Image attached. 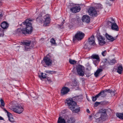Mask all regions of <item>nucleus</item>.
<instances>
[{"label":"nucleus","instance_id":"obj_52","mask_svg":"<svg viewBox=\"0 0 123 123\" xmlns=\"http://www.w3.org/2000/svg\"><path fill=\"white\" fill-rule=\"evenodd\" d=\"M64 23H63V22H62V25H62L63 24H64Z\"/></svg>","mask_w":123,"mask_h":123},{"label":"nucleus","instance_id":"obj_49","mask_svg":"<svg viewBox=\"0 0 123 123\" xmlns=\"http://www.w3.org/2000/svg\"><path fill=\"white\" fill-rule=\"evenodd\" d=\"M20 23V22H19V23H19V24L20 25V26H22V23H21V24H19Z\"/></svg>","mask_w":123,"mask_h":123},{"label":"nucleus","instance_id":"obj_22","mask_svg":"<svg viewBox=\"0 0 123 123\" xmlns=\"http://www.w3.org/2000/svg\"><path fill=\"white\" fill-rule=\"evenodd\" d=\"M75 121V120L74 118L71 117L67 120L66 123H74Z\"/></svg>","mask_w":123,"mask_h":123},{"label":"nucleus","instance_id":"obj_12","mask_svg":"<svg viewBox=\"0 0 123 123\" xmlns=\"http://www.w3.org/2000/svg\"><path fill=\"white\" fill-rule=\"evenodd\" d=\"M13 110L15 112L18 114L22 113L24 111V109L21 106H16L15 108H13Z\"/></svg>","mask_w":123,"mask_h":123},{"label":"nucleus","instance_id":"obj_43","mask_svg":"<svg viewBox=\"0 0 123 123\" xmlns=\"http://www.w3.org/2000/svg\"><path fill=\"white\" fill-rule=\"evenodd\" d=\"M100 96L99 94L98 93V94L95 96V97L97 99V98L99 97Z\"/></svg>","mask_w":123,"mask_h":123},{"label":"nucleus","instance_id":"obj_42","mask_svg":"<svg viewBox=\"0 0 123 123\" xmlns=\"http://www.w3.org/2000/svg\"><path fill=\"white\" fill-rule=\"evenodd\" d=\"M100 96L99 94L98 93V94L95 96V97L97 99V98L99 97Z\"/></svg>","mask_w":123,"mask_h":123},{"label":"nucleus","instance_id":"obj_44","mask_svg":"<svg viewBox=\"0 0 123 123\" xmlns=\"http://www.w3.org/2000/svg\"><path fill=\"white\" fill-rule=\"evenodd\" d=\"M49 78L48 77L47 78V80L49 82H51V80L50 79H48Z\"/></svg>","mask_w":123,"mask_h":123},{"label":"nucleus","instance_id":"obj_10","mask_svg":"<svg viewBox=\"0 0 123 123\" xmlns=\"http://www.w3.org/2000/svg\"><path fill=\"white\" fill-rule=\"evenodd\" d=\"M70 89L66 86L63 87L61 90V95L63 96L67 94L69 91Z\"/></svg>","mask_w":123,"mask_h":123},{"label":"nucleus","instance_id":"obj_11","mask_svg":"<svg viewBox=\"0 0 123 123\" xmlns=\"http://www.w3.org/2000/svg\"><path fill=\"white\" fill-rule=\"evenodd\" d=\"M91 59H92L93 63L95 64L97 63V62L100 61V58L99 55L97 54H93L91 56Z\"/></svg>","mask_w":123,"mask_h":123},{"label":"nucleus","instance_id":"obj_28","mask_svg":"<svg viewBox=\"0 0 123 123\" xmlns=\"http://www.w3.org/2000/svg\"><path fill=\"white\" fill-rule=\"evenodd\" d=\"M116 115L119 119L123 120V113H117L116 114Z\"/></svg>","mask_w":123,"mask_h":123},{"label":"nucleus","instance_id":"obj_34","mask_svg":"<svg viewBox=\"0 0 123 123\" xmlns=\"http://www.w3.org/2000/svg\"><path fill=\"white\" fill-rule=\"evenodd\" d=\"M4 111L5 112H6L7 113V115L10 116L9 115H11V114L10 112H8L5 108H3Z\"/></svg>","mask_w":123,"mask_h":123},{"label":"nucleus","instance_id":"obj_50","mask_svg":"<svg viewBox=\"0 0 123 123\" xmlns=\"http://www.w3.org/2000/svg\"><path fill=\"white\" fill-rule=\"evenodd\" d=\"M92 116H89L90 118V119H91V118L92 117Z\"/></svg>","mask_w":123,"mask_h":123},{"label":"nucleus","instance_id":"obj_17","mask_svg":"<svg viewBox=\"0 0 123 123\" xmlns=\"http://www.w3.org/2000/svg\"><path fill=\"white\" fill-rule=\"evenodd\" d=\"M105 92H107L109 93H110L111 94H112V93H113L114 95H115V92L111 90L110 89H106L104 90H103L100 92L99 93V94L101 96Z\"/></svg>","mask_w":123,"mask_h":123},{"label":"nucleus","instance_id":"obj_39","mask_svg":"<svg viewBox=\"0 0 123 123\" xmlns=\"http://www.w3.org/2000/svg\"><path fill=\"white\" fill-rule=\"evenodd\" d=\"M99 74V73H98L97 71H96L94 73V75L96 77H97L98 76V74Z\"/></svg>","mask_w":123,"mask_h":123},{"label":"nucleus","instance_id":"obj_19","mask_svg":"<svg viewBox=\"0 0 123 123\" xmlns=\"http://www.w3.org/2000/svg\"><path fill=\"white\" fill-rule=\"evenodd\" d=\"M111 25V28L112 30L116 31H118V26L115 22L113 24H112Z\"/></svg>","mask_w":123,"mask_h":123},{"label":"nucleus","instance_id":"obj_5","mask_svg":"<svg viewBox=\"0 0 123 123\" xmlns=\"http://www.w3.org/2000/svg\"><path fill=\"white\" fill-rule=\"evenodd\" d=\"M88 12L89 15L92 17H95L97 15L96 10L95 8L93 7H91L88 9Z\"/></svg>","mask_w":123,"mask_h":123},{"label":"nucleus","instance_id":"obj_27","mask_svg":"<svg viewBox=\"0 0 123 123\" xmlns=\"http://www.w3.org/2000/svg\"><path fill=\"white\" fill-rule=\"evenodd\" d=\"M115 22V21L114 19L112 18H109V21L108 22V23L109 24L111 25L112 24H113Z\"/></svg>","mask_w":123,"mask_h":123},{"label":"nucleus","instance_id":"obj_31","mask_svg":"<svg viewBox=\"0 0 123 123\" xmlns=\"http://www.w3.org/2000/svg\"><path fill=\"white\" fill-rule=\"evenodd\" d=\"M45 72L47 73L51 74H56V72L54 71L46 70L45 71Z\"/></svg>","mask_w":123,"mask_h":123},{"label":"nucleus","instance_id":"obj_35","mask_svg":"<svg viewBox=\"0 0 123 123\" xmlns=\"http://www.w3.org/2000/svg\"><path fill=\"white\" fill-rule=\"evenodd\" d=\"M102 55L103 56H105L106 54V52L105 50L104 51H103L102 52Z\"/></svg>","mask_w":123,"mask_h":123},{"label":"nucleus","instance_id":"obj_45","mask_svg":"<svg viewBox=\"0 0 123 123\" xmlns=\"http://www.w3.org/2000/svg\"><path fill=\"white\" fill-rule=\"evenodd\" d=\"M86 111L88 113H90V111L88 109H87Z\"/></svg>","mask_w":123,"mask_h":123},{"label":"nucleus","instance_id":"obj_6","mask_svg":"<svg viewBox=\"0 0 123 123\" xmlns=\"http://www.w3.org/2000/svg\"><path fill=\"white\" fill-rule=\"evenodd\" d=\"M43 18L44 19L43 25L46 26L50 22L51 20L50 15L49 14H46L44 16Z\"/></svg>","mask_w":123,"mask_h":123},{"label":"nucleus","instance_id":"obj_13","mask_svg":"<svg viewBox=\"0 0 123 123\" xmlns=\"http://www.w3.org/2000/svg\"><path fill=\"white\" fill-rule=\"evenodd\" d=\"M88 44L90 46H96L94 36H92L89 38Z\"/></svg>","mask_w":123,"mask_h":123},{"label":"nucleus","instance_id":"obj_46","mask_svg":"<svg viewBox=\"0 0 123 123\" xmlns=\"http://www.w3.org/2000/svg\"><path fill=\"white\" fill-rule=\"evenodd\" d=\"M4 35V34H0V36H3Z\"/></svg>","mask_w":123,"mask_h":123},{"label":"nucleus","instance_id":"obj_15","mask_svg":"<svg viewBox=\"0 0 123 123\" xmlns=\"http://www.w3.org/2000/svg\"><path fill=\"white\" fill-rule=\"evenodd\" d=\"M82 19L83 22L86 23H88L90 22V18L89 16L86 15H85L83 16Z\"/></svg>","mask_w":123,"mask_h":123},{"label":"nucleus","instance_id":"obj_24","mask_svg":"<svg viewBox=\"0 0 123 123\" xmlns=\"http://www.w3.org/2000/svg\"><path fill=\"white\" fill-rule=\"evenodd\" d=\"M36 21L37 22L41 23H42L43 21V20L42 18V16L41 14H40L37 18Z\"/></svg>","mask_w":123,"mask_h":123},{"label":"nucleus","instance_id":"obj_33","mask_svg":"<svg viewBox=\"0 0 123 123\" xmlns=\"http://www.w3.org/2000/svg\"><path fill=\"white\" fill-rule=\"evenodd\" d=\"M69 62L70 64H74L76 63L77 62L74 60L72 59H70Z\"/></svg>","mask_w":123,"mask_h":123},{"label":"nucleus","instance_id":"obj_23","mask_svg":"<svg viewBox=\"0 0 123 123\" xmlns=\"http://www.w3.org/2000/svg\"><path fill=\"white\" fill-rule=\"evenodd\" d=\"M57 123H66L65 120L61 116L59 117Z\"/></svg>","mask_w":123,"mask_h":123},{"label":"nucleus","instance_id":"obj_9","mask_svg":"<svg viewBox=\"0 0 123 123\" xmlns=\"http://www.w3.org/2000/svg\"><path fill=\"white\" fill-rule=\"evenodd\" d=\"M77 72L80 76H83L84 75V72L83 70L82 66L79 65L76 67Z\"/></svg>","mask_w":123,"mask_h":123},{"label":"nucleus","instance_id":"obj_4","mask_svg":"<svg viewBox=\"0 0 123 123\" xmlns=\"http://www.w3.org/2000/svg\"><path fill=\"white\" fill-rule=\"evenodd\" d=\"M85 36L84 33L80 31H78L74 37H73V41L76 40H81Z\"/></svg>","mask_w":123,"mask_h":123},{"label":"nucleus","instance_id":"obj_1","mask_svg":"<svg viewBox=\"0 0 123 123\" xmlns=\"http://www.w3.org/2000/svg\"><path fill=\"white\" fill-rule=\"evenodd\" d=\"M79 96H76L72 98H68L66 99L65 103L68 105L69 109L72 111L73 112L77 113L80 111V108L77 105L75 101H81L82 99L80 98Z\"/></svg>","mask_w":123,"mask_h":123},{"label":"nucleus","instance_id":"obj_21","mask_svg":"<svg viewBox=\"0 0 123 123\" xmlns=\"http://www.w3.org/2000/svg\"><path fill=\"white\" fill-rule=\"evenodd\" d=\"M1 27L3 29H6L8 27L9 25L8 24L6 21L3 22L1 24Z\"/></svg>","mask_w":123,"mask_h":123},{"label":"nucleus","instance_id":"obj_30","mask_svg":"<svg viewBox=\"0 0 123 123\" xmlns=\"http://www.w3.org/2000/svg\"><path fill=\"white\" fill-rule=\"evenodd\" d=\"M50 42L51 43L52 45H56L55 41L53 38H52L51 39Z\"/></svg>","mask_w":123,"mask_h":123},{"label":"nucleus","instance_id":"obj_51","mask_svg":"<svg viewBox=\"0 0 123 123\" xmlns=\"http://www.w3.org/2000/svg\"><path fill=\"white\" fill-rule=\"evenodd\" d=\"M2 5V3H1V1H0V6H1Z\"/></svg>","mask_w":123,"mask_h":123},{"label":"nucleus","instance_id":"obj_32","mask_svg":"<svg viewBox=\"0 0 123 123\" xmlns=\"http://www.w3.org/2000/svg\"><path fill=\"white\" fill-rule=\"evenodd\" d=\"M0 102L1 105L3 107H4L5 106V103L4 100L1 98H0Z\"/></svg>","mask_w":123,"mask_h":123},{"label":"nucleus","instance_id":"obj_40","mask_svg":"<svg viewBox=\"0 0 123 123\" xmlns=\"http://www.w3.org/2000/svg\"><path fill=\"white\" fill-rule=\"evenodd\" d=\"M97 99V98L95 97V96H93L92 97V101L95 102Z\"/></svg>","mask_w":123,"mask_h":123},{"label":"nucleus","instance_id":"obj_16","mask_svg":"<svg viewBox=\"0 0 123 123\" xmlns=\"http://www.w3.org/2000/svg\"><path fill=\"white\" fill-rule=\"evenodd\" d=\"M106 61L105 62V63L108 65H113L117 62V61L114 59L111 60H109L108 61H107L106 59Z\"/></svg>","mask_w":123,"mask_h":123},{"label":"nucleus","instance_id":"obj_25","mask_svg":"<svg viewBox=\"0 0 123 123\" xmlns=\"http://www.w3.org/2000/svg\"><path fill=\"white\" fill-rule=\"evenodd\" d=\"M123 69V68L122 65H120L118 67L117 72L119 74H121Z\"/></svg>","mask_w":123,"mask_h":123},{"label":"nucleus","instance_id":"obj_20","mask_svg":"<svg viewBox=\"0 0 123 123\" xmlns=\"http://www.w3.org/2000/svg\"><path fill=\"white\" fill-rule=\"evenodd\" d=\"M39 78L42 80L43 79H45L47 78H48V76H47V74L45 73L41 72L40 73V74L38 75Z\"/></svg>","mask_w":123,"mask_h":123},{"label":"nucleus","instance_id":"obj_36","mask_svg":"<svg viewBox=\"0 0 123 123\" xmlns=\"http://www.w3.org/2000/svg\"><path fill=\"white\" fill-rule=\"evenodd\" d=\"M100 104V102H96L94 103V106L95 107H96L97 106Z\"/></svg>","mask_w":123,"mask_h":123},{"label":"nucleus","instance_id":"obj_53","mask_svg":"<svg viewBox=\"0 0 123 123\" xmlns=\"http://www.w3.org/2000/svg\"><path fill=\"white\" fill-rule=\"evenodd\" d=\"M111 1H114L115 0H110Z\"/></svg>","mask_w":123,"mask_h":123},{"label":"nucleus","instance_id":"obj_7","mask_svg":"<svg viewBox=\"0 0 123 123\" xmlns=\"http://www.w3.org/2000/svg\"><path fill=\"white\" fill-rule=\"evenodd\" d=\"M97 37L98 41L100 45L102 46L105 43V38L100 35L99 33H98L96 35Z\"/></svg>","mask_w":123,"mask_h":123},{"label":"nucleus","instance_id":"obj_2","mask_svg":"<svg viewBox=\"0 0 123 123\" xmlns=\"http://www.w3.org/2000/svg\"><path fill=\"white\" fill-rule=\"evenodd\" d=\"M31 20L26 19L23 22V25H26L25 28H20L18 29L16 31L17 35H20L21 34L31 33L32 31V27L31 24L29 22L31 21Z\"/></svg>","mask_w":123,"mask_h":123},{"label":"nucleus","instance_id":"obj_38","mask_svg":"<svg viewBox=\"0 0 123 123\" xmlns=\"http://www.w3.org/2000/svg\"><path fill=\"white\" fill-rule=\"evenodd\" d=\"M102 71V69L99 68L96 71L98 73H100Z\"/></svg>","mask_w":123,"mask_h":123},{"label":"nucleus","instance_id":"obj_48","mask_svg":"<svg viewBox=\"0 0 123 123\" xmlns=\"http://www.w3.org/2000/svg\"><path fill=\"white\" fill-rule=\"evenodd\" d=\"M2 14H1V13H0V17H2Z\"/></svg>","mask_w":123,"mask_h":123},{"label":"nucleus","instance_id":"obj_41","mask_svg":"<svg viewBox=\"0 0 123 123\" xmlns=\"http://www.w3.org/2000/svg\"><path fill=\"white\" fill-rule=\"evenodd\" d=\"M84 48L86 49H87L88 48V46L87 44H85L84 46Z\"/></svg>","mask_w":123,"mask_h":123},{"label":"nucleus","instance_id":"obj_18","mask_svg":"<svg viewBox=\"0 0 123 123\" xmlns=\"http://www.w3.org/2000/svg\"><path fill=\"white\" fill-rule=\"evenodd\" d=\"M105 36L106 38L109 40L113 42L117 39V36L114 37H113L112 36L109 35L107 33H106Z\"/></svg>","mask_w":123,"mask_h":123},{"label":"nucleus","instance_id":"obj_26","mask_svg":"<svg viewBox=\"0 0 123 123\" xmlns=\"http://www.w3.org/2000/svg\"><path fill=\"white\" fill-rule=\"evenodd\" d=\"M22 44L25 46H29L31 43V41H30L26 40L25 42H23L22 43Z\"/></svg>","mask_w":123,"mask_h":123},{"label":"nucleus","instance_id":"obj_37","mask_svg":"<svg viewBox=\"0 0 123 123\" xmlns=\"http://www.w3.org/2000/svg\"><path fill=\"white\" fill-rule=\"evenodd\" d=\"M30 47L29 46H25V49L26 51L29 50L30 49Z\"/></svg>","mask_w":123,"mask_h":123},{"label":"nucleus","instance_id":"obj_8","mask_svg":"<svg viewBox=\"0 0 123 123\" xmlns=\"http://www.w3.org/2000/svg\"><path fill=\"white\" fill-rule=\"evenodd\" d=\"M49 56V55H48L44 57L43 59L45 64L48 66H51L52 63V61L48 57Z\"/></svg>","mask_w":123,"mask_h":123},{"label":"nucleus","instance_id":"obj_47","mask_svg":"<svg viewBox=\"0 0 123 123\" xmlns=\"http://www.w3.org/2000/svg\"><path fill=\"white\" fill-rule=\"evenodd\" d=\"M3 118L1 117L0 116V120H3Z\"/></svg>","mask_w":123,"mask_h":123},{"label":"nucleus","instance_id":"obj_3","mask_svg":"<svg viewBox=\"0 0 123 123\" xmlns=\"http://www.w3.org/2000/svg\"><path fill=\"white\" fill-rule=\"evenodd\" d=\"M101 116L100 117L96 119L97 122H101L105 121L107 118L108 115L106 113V109H102L101 110Z\"/></svg>","mask_w":123,"mask_h":123},{"label":"nucleus","instance_id":"obj_29","mask_svg":"<svg viewBox=\"0 0 123 123\" xmlns=\"http://www.w3.org/2000/svg\"><path fill=\"white\" fill-rule=\"evenodd\" d=\"M11 115H9L10 116H8V117L9 120L10 122L13 123L14 122V119L12 116V115L11 114Z\"/></svg>","mask_w":123,"mask_h":123},{"label":"nucleus","instance_id":"obj_14","mask_svg":"<svg viewBox=\"0 0 123 123\" xmlns=\"http://www.w3.org/2000/svg\"><path fill=\"white\" fill-rule=\"evenodd\" d=\"M81 9L79 5H78L70 8V10L72 12L75 13L79 12Z\"/></svg>","mask_w":123,"mask_h":123}]
</instances>
